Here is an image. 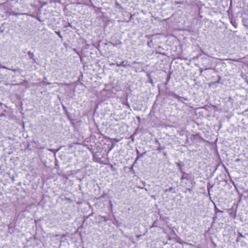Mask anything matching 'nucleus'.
<instances>
[{"label":"nucleus","instance_id":"9b49d317","mask_svg":"<svg viewBox=\"0 0 248 248\" xmlns=\"http://www.w3.org/2000/svg\"><path fill=\"white\" fill-rule=\"evenodd\" d=\"M156 142L158 143V144L159 145H160V143H158V142L157 141H156ZM164 147H161L160 146H159L157 148V150L158 151H162V150H164Z\"/></svg>","mask_w":248,"mask_h":248},{"label":"nucleus","instance_id":"a878e982","mask_svg":"<svg viewBox=\"0 0 248 248\" xmlns=\"http://www.w3.org/2000/svg\"><path fill=\"white\" fill-rule=\"evenodd\" d=\"M34 17H36L37 19H38L39 20L41 21V19H40L39 16H34Z\"/></svg>","mask_w":248,"mask_h":248},{"label":"nucleus","instance_id":"412c9836","mask_svg":"<svg viewBox=\"0 0 248 248\" xmlns=\"http://www.w3.org/2000/svg\"><path fill=\"white\" fill-rule=\"evenodd\" d=\"M132 17V16H128V19L126 21V22H128L129 21H130Z\"/></svg>","mask_w":248,"mask_h":248},{"label":"nucleus","instance_id":"2eb2a0df","mask_svg":"<svg viewBox=\"0 0 248 248\" xmlns=\"http://www.w3.org/2000/svg\"><path fill=\"white\" fill-rule=\"evenodd\" d=\"M231 23H232V25H233L235 27H236V26H237V25H236V24H235V22H233L232 21V18H231Z\"/></svg>","mask_w":248,"mask_h":248},{"label":"nucleus","instance_id":"cd10ccee","mask_svg":"<svg viewBox=\"0 0 248 248\" xmlns=\"http://www.w3.org/2000/svg\"><path fill=\"white\" fill-rule=\"evenodd\" d=\"M115 140L116 141H117V142H118V141H119V140H118L117 139Z\"/></svg>","mask_w":248,"mask_h":248},{"label":"nucleus","instance_id":"6ab92c4d","mask_svg":"<svg viewBox=\"0 0 248 248\" xmlns=\"http://www.w3.org/2000/svg\"><path fill=\"white\" fill-rule=\"evenodd\" d=\"M207 189H208V194H209V195H210V191L212 189L211 188V187H207Z\"/></svg>","mask_w":248,"mask_h":248},{"label":"nucleus","instance_id":"1a4fd4ad","mask_svg":"<svg viewBox=\"0 0 248 248\" xmlns=\"http://www.w3.org/2000/svg\"><path fill=\"white\" fill-rule=\"evenodd\" d=\"M182 174H183L181 177V180H183V179L189 180V178L188 177L185 176V174H186V173L184 172V173H182Z\"/></svg>","mask_w":248,"mask_h":248},{"label":"nucleus","instance_id":"39448f33","mask_svg":"<svg viewBox=\"0 0 248 248\" xmlns=\"http://www.w3.org/2000/svg\"><path fill=\"white\" fill-rule=\"evenodd\" d=\"M242 22L245 26L248 27V16L244 17L242 19Z\"/></svg>","mask_w":248,"mask_h":248},{"label":"nucleus","instance_id":"aec40b11","mask_svg":"<svg viewBox=\"0 0 248 248\" xmlns=\"http://www.w3.org/2000/svg\"><path fill=\"white\" fill-rule=\"evenodd\" d=\"M132 63L133 64H140V62H136V61H134L133 62H132Z\"/></svg>","mask_w":248,"mask_h":248},{"label":"nucleus","instance_id":"f3484780","mask_svg":"<svg viewBox=\"0 0 248 248\" xmlns=\"http://www.w3.org/2000/svg\"><path fill=\"white\" fill-rule=\"evenodd\" d=\"M207 187H211L212 189L213 187V185H211L210 183H208Z\"/></svg>","mask_w":248,"mask_h":248},{"label":"nucleus","instance_id":"4468645a","mask_svg":"<svg viewBox=\"0 0 248 248\" xmlns=\"http://www.w3.org/2000/svg\"><path fill=\"white\" fill-rule=\"evenodd\" d=\"M101 218L103 219V221L105 222H107V221H108L109 220L108 218L107 217H103V216L101 217Z\"/></svg>","mask_w":248,"mask_h":248},{"label":"nucleus","instance_id":"c85d7f7f","mask_svg":"<svg viewBox=\"0 0 248 248\" xmlns=\"http://www.w3.org/2000/svg\"><path fill=\"white\" fill-rule=\"evenodd\" d=\"M131 170H133V166H132V167H131Z\"/></svg>","mask_w":248,"mask_h":248},{"label":"nucleus","instance_id":"f03ea898","mask_svg":"<svg viewBox=\"0 0 248 248\" xmlns=\"http://www.w3.org/2000/svg\"><path fill=\"white\" fill-rule=\"evenodd\" d=\"M116 65L118 67L122 66L124 67H126L127 66H131L130 64L127 63L126 61H123L121 62L120 63H116Z\"/></svg>","mask_w":248,"mask_h":248},{"label":"nucleus","instance_id":"5701e85b","mask_svg":"<svg viewBox=\"0 0 248 248\" xmlns=\"http://www.w3.org/2000/svg\"><path fill=\"white\" fill-rule=\"evenodd\" d=\"M183 99L184 100H187V99L186 97H182L181 99Z\"/></svg>","mask_w":248,"mask_h":248},{"label":"nucleus","instance_id":"a211bd4d","mask_svg":"<svg viewBox=\"0 0 248 248\" xmlns=\"http://www.w3.org/2000/svg\"><path fill=\"white\" fill-rule=\"evenodd\" d=\"M123 104L126 105L128 108H130V106L127 102H126V103H123Z\"/></svg>","mask_w":248,"mask_h":248},{"label":"nucleus","instance_id":"dca6fc26","mask_svg":"<svg viewBox=\"0 0 248 248\" xmlns=\"http://www.w3.org/2000/svg\"><path fill=\"white\" fill-rule=\"evenodd\" d=\"M43 84L44 85H50L51 84V83L50 82H45V81H43Z\"/></svg>","mask_w":248,"mask_h":248},{"label":"nucleus","instance_id":"0eeeda50","mask_svg":"<svg viewBox=\"0 0 248 248\" xmlns=\"http://www.w3.org/2000/svg\"><path fill=\"white\" fill-rule=\"evenodd\" d=\"M8 231L10 233L12 234L14 232V227L11 226V225H9L8 226Z\"/></svg>","mask_w":248,"mask_h":248},{"label":"nucleus","instance_id":"20e7f679","mask_svg":"<svg viewBox=\"0 0 248 248\" xmlns=\"http://www.w3.org/2000/svg\"><path fill=\"white\" fill-rule=\"evenodd\" d=\"M28 55L29 59L32 60L34 62H36L35 59H34V55L33 52L29 51L28 52Z\"/></svg>","mask_w":248,"mask_h":248},{"label":"nucleus","instance_id":"6e6552de","mask_svg":"<svg viewBox=\"0 0 248 248\" xmlns=\"http://www.w3.org/2000/svg\"><path fill=\"white\" fill-rule=\"evenodd\" d=\"M1 67L2 68H4V69H9L10 70L13 71L14 72H16V71H18L19 70V69L18 68H17V69L8 68H7V67H6L5 66H1Z\"/></svg>","mask_w":248,"mask_h":248},{"label":"nucleus","instance_id":"393cba45","mask_svg":"<svg viewBox=\"0 0 248 248\" xmlns=\"http://www.w3.org/2000/svg\"><path fill=\"white\" fill-rule=\"evenodd\" d=\"M113 147H114V144H112V145H111V148L109 149V151L111 150L113 148Z\"/></svg>","mask_w":248,"mask_h":248},{"label":"nucleus","instance_id":"f8f14e48","mask_svg":"<svg viewBox=\"0 0 248 248\" xmlns=\"http://www.w3.org/2000/svg\"><path fill=\"white\" fill-rule=\"evenodd\" d=\"M241 237H244L243 235L241 233H239V235L237 236L236 241H238L240 238Z\"/></svg>","mask_w":248,"mask_h":248},{"label":"nucleus","instance_id":"f257e3e1","mask_svg":"<svg viewBox=\"0 0 248 248\" xmlns=\"http://www.w3.org/2000/svg\"><path fill=\"white\" fill-rule=\"evenodd\" d=\"M168 95L169 96H172L173 97H174L175 99H178V101H180L181 102L183 103V101L182 100H181L182 97L177 95L174 92H169L168 93Z\"/></svg>","mask_w":248,"mask_h":248},{"label":"nucleus","instance_id":"b1692460","mask_svg":"<svg viewBox=\"0 0 248 248\" xmlns=\"http://www.w3.org/2000/svg\"><path fill=\"white\" fill-rule=\"evenodd\" d=\"M5 114L4 113H1L0 114V117L5 116Z\"/></svg>","mask_w":248,"mask_h":248},{"label":"nucleus","instance_id":"7ed1b4c3","mask_svg":"<svg viewBox=\"0 0 248 248\" xmlns=\"http://www.w3.org/2000/svg\"><path fill=\"white\" fill-rule=\"evenodd\" d=\"M176 165L178 167V169L179 170V171L182 173H184V172L183 171V167H184V165L182 164L181 162H176Z\"/></svg>","mask_w":248,"mask_h":248},{"label":"nucleus","instance_id":"423d86ee","mask_svg":"<svg viewBox=\"0 0 248 248\" xmlns=\"http://www.w3.org/2000/svg\"><path fill=\"white\" fill-rule=\"evenodd\" d=\"M137 157L136 158V160L134 162V163L136 162V161L140 158L143 156V155L145 154V153H144L143 154H140L139 151L137 150Z\"/></svg>","mask_w":248,"mask_h":248},{"label":"nucleus","instance_id":"ddd939ff","mask_svg":"<svg viewBox=\"0 0 248 248\" xmlns=\"http://www.w3.org/2000/svg\"><path fill=\"white\" fill-rule=\"evenodd\" d=\"M173 189H174L173 187H170L168 189H166L165 191L166 192H170Z\"/></svg>","mask_w":248,"mask_h":248},{"label":"nucleus","instance_id":"9d476101","mask_svg":"<svg viewBox=\"0 0 248 248\" xmlns=\"http://www.w3.org/2000/svg\"><path fill=\"white\" fill-rule=\"evenodd\" d=\"M55 33L60 37L62 40H63L62 36L61 35V32L59 31H55Z\"/></svg>","mask_w":248,"mask_h":248},{"label":"nucleus","instance_id":"4be33fe9","mask_svg":"<svg viewBox=\"0 0 248 248\" xmlns=\"http://www.w3.org/2000/svg\"><path fill=\"white\" fill-rule=\"evenodd\" d=\"M190 193H191L192 192V189L191 188H187L186 189Z\"/></svg>","mask_w":248,"mask_h":248},{"label":"nucleus","instance_id":"bb28decb","mask_svg":"<svg viewBox=\"0 0 248 248\" xmlns=\"http://www.w3.org/2000/svg\"><path fill=\"white\" fill-rule=\"evenodd\" d=\"M109 65H110V66H113V65H115V63H110V64H109Z\"/></svg>","mask_w":248,"mask_h":248}]
</instances>
